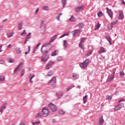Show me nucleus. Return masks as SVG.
<instances>
[{"instance_id": "48", "label": "nucleus", "mask_w": 125, "mask_h": 125, "mask_svg": "<svg viewBox=\"0 0 125 125\" xmlns=\"http://www.w3.org/2000/svg\"><path fill=\"white\" fill-rule=\"evenodd\" d=\"M35 77V75L33 74L32 76L30 78V83H34V81H32L33 78H34Z\"/></svg>"}, {"instance_id": "59", "label": "nucleus", "mask_w": 125, "mask_h": 125, "mask_svg": "<svg viewBox=\"0 0 125 125\" xmlns=\"http://www.w3.org/2000/svg\"><path fill=\"white\" fill-rule=\"evenodd\" d=\"M56 122V119H54L52 120V123H55Z\"/></svg>"}, {"instance_id": "6", "label": "nucleus", "mask_w": 125, "mask_h": 125, "mask_svg": "<svg viewBox=\"0 0 125 125\" xmlns=\"http://www.w3.org/2000/svg\"><path fill=\"white\" fill-rule=\"evenodd\" d=\"M48 107L49 109H51L53 112H56L57 110V107H56V105H54V104L52 103H50L48 105Z\"/></svg>"}, {"instance_id": "46", "label": "nucleus", "mask_w": 125, "mask_h": 125, "mask_svg": "<svg viewBox=\"0 0 125 125\" xmlns=\"http://www.w3.org/2000/svg\"><path fill=\"white\" fill-rule=\"evenodd\" d=\"M98 17H101V16H103V13H102V12H99L98 13Z\"/></svg>"}, {"instance_id": "47", "label": "nucleus", "mask_w": 125, "mask_h": 125, "mask_svg": "<svg viewBox=\"0 0 125 125\" xmlns=\"http://www.w3.org/2000/svg\"><path fill=\"white\" fill-rule=\"evenodd\" d=\"M106 100H111L112 99V96H107L106 97Z\"/></svg>"}, {"instance_id": "45", "label": "nucleus", "mask_w": 125, "mask_h": 125, "mask_svg": "<svg viewBox=\"0 0 125 125\" xmlns=\"http://www.w3.org/2000/svg\"><path fill=\"white\" fill-rule=\"evenodd\" d=\"M62 57H61V56H59V57L57 58V61L60 62V61H62Z\"/></svg>"}, {"instance_id": "20", "label": "nucleus", "mask_w": 125, "mask_h": 125, "mask_svg": "<svg viewBox=\"0 0 125 125\" xmlns=\"http://www.w3.org/2000/svg\"><path fill=\"white\" fill-rule=\"evenodd\" d=\"M78 27L79 29H83L84 27V23L81 22L78 24Z\"/></svg>"}, {"instance_id": "4", "label": "nucleus", "mask_w": 125, "mask_h": 125, "mask_svg": "<svg viewBox=\"0 0 125 125\" xmlns=\"http://www.w3.org/2000/svg\"><path fill=\"white\" fill-rule=\"evenodd\" d=\"M43 47H45L46 48L45 51H47V52H48V51H49V50H50V48H51V45H50V43H45L43 45L42 47L41 48L42 53L43 52V51H42V48H43Z\"/></svg>"}, {"instance_id": "21", "label": "nucleus", "mask_w": 125, "mask_h": 125, "mask_svg": "<svg viewBox=\"0 0 125 125\" xmlns=\"http://www.w3.org/2000/svg\"><path fill=\"white\" fill-rule=\"evenodd\" d=\"M57 37H58V35H55L51 39L50 41V42H54L56 39H57Z\"/></svg>"}, {"instance_id": "23", "label": "nucleus", "mask_w": 125, "mask_h": 125, "mask_svg": "<svg viewBox=\"0 0 125 125\" xmlns=\"http://www.w3.org/2000/svg\"><path fill=\"white\" fill-rule=\"evenodd\" d=\"M62 7H65L67 3V0H62Z\"/></svg>"}, {"instance_id": "14", "label": "nucleus", "mask_w": 125, "mask_h": 125, "mask_svg": "<svg viewBox=\"0 0 125 125\" xmlns=\"http://www.w3.org/2000/svg\"><path fill=\"white\" fill-rule=\"evenodd\" d=\"M105 39H106V40L108 41V42H109V44H112V42H111L112 41V39L111 38V37H110V35H105Z\"/></svg>"}, {"instance_id": "63", "label": "nucleus", "mask_w": 125, "mask_h": 125, "mask_svg": "<svg viewBox=\"0 0 125 125\" xmlns=\"http://www.w3.org/2000/svg\"><path fill=\"white\" fill-rule=\"evenodd\" d=\"M20 125H25V124L24 123H23V122H21V123H20Z\"/></svg>"}, {"instance_id": "2", "label": "nucleus", "mask_w": 125, "mask_h": 125, "mask_svg": "<svg viewBox=\"0 0 125 125\" xmlns=\"http://www.w3.org/2000/svg\"><path fill=\"white\" fill-rule=\"evenodd\" d=\"M90 62H91V60H90V59H86L83 62L80 63V66L82 69H85V68L88 66Z\"/></svg>"}, {"instance_id": "35", "label": "nucleus", "mask_w": 125, "mask_h": 125, "mask_svg": "<svg viewBox=\"0 0 125 125\" xmlns=\"http://www.w3.org/2000/svg\"><path fill=\"white\" fill-rule=\"evenodd\" d=\"M86 38L83 37L81 39L80 43H83L84 42Z\"/></svg>"}, {"instance_id": "40", "label": "nucleus", "mask_w": 125, "mask_h": 125, "mask_svg": "<svg viewBox=\"0 0 125 125\" xmlns=\"http://www.w3.org/2000/svg\"><path fill=\"white\" fill-rule=\"evenodd\" d=\"M42 9H43V10H48V9H49V8H48V6H43L42 7Z\"/></svg>"}, {"instance_id": "52", "label": "nucleus", "mask_w": 125, "mask_h": 125, "mask_svg": "<svg viewBox=\"0 0 125 125\" xmlns=\"http://www.w3.org/2000/svg\"><path fill=\"white\" fill-rule=\"evenodd\" d=\"M69 34H63L60 37V39H62V38H64V37H65V36H68Z\"/></svg>"}, {"instance_id": "58", "label": "nucleus", "mask_w": 125, "mask_h": 125, "mask_svg": "<svg viewBox=\"0 0 125 125\" xmlns=\"http://www.w3.org/2000/svg\"><path fill=\"white\" fill-rule=\"evenodd\" d=\"M56 19H57V20L59 21V20H60V17L59 16H58V17H56Z\"/></svg>"}, {"instance_id": "41", "label": "nucleus", "mask_w": 125, "mask_h": 125, "mask_svg": "<svg viewBox=\"0 0 125 125\" xmlns=\"http://www.w3.org/2000/svg\"><path fill=\"white\" fill-rule=\"evenodd\" d=\"M41 44H42V43L39 42L38 43V44L37 45V46H36L34 49H36V50H38V49H39V46L41 45Z\"/></svg>"}, {"instance_id": "10", "label": "nucleus", "mask_w": 125, "mask_h": 125, "mask_svg": "<svg viewBox=\"0 0 125 125\" xmlns=\"http://www.w3.org/2000/svg\"><path fill=\"white\" fill-rule=\"evenodd\" d=\"M106 12L109 16L110 18H111V19H113V13L112 11V10L109 9V8H106Z\"/></svg>"}, {"instance_id": "60", "label": "nucleus", "mask_w": 125, "mask_h": 125, "mask_svg": "<svg viewBox=\"0 0 125 125\" xmlns=\"http://www.w3.org/2000/svg\"><path fill=\"white\" fill-rule=\"evenodd\" d=\"M71 89L70 88H67L66 89V92H68V91H69V90H70Z\"/></svg>"}, {"instance_id": "12", "label": "nucleus", "mask_w": 125, "mask_h": 125, "mask_svg": "<svg viewBox=\"0 0 125 125\" xmlns=\"http://www.w3.org/2000/svg\"><path fill=\"white\" fill-rule=\"evenodd\" d=\"M125 18V16L124 15V13L123 12V11L119 10V17L118 19L119 20H123Z\"/></svg>"}, {"instance_id": "8", "label": "nucleus", "mask_w": 125, "mask_h": 125, "mask_svg": "<svg viewBox=\"0 0 125 125\" xmlns=\"http://www.w3.org/2000/svg\"><path fill=\"white\" fill-rule=\"evenodd\" d=\"M125 104L124 103H121L118 104L117 106H115L114 108L115 112H117V111H119L124 107Z\"/></svg>"}, {"instance_id": "32", "label": "nucleus", "mask_w": 125, "mask_h": 125, "mask_svg": "<svg viewBox=\"0 0 125 125\" xmlns=\"http://www.w3.org/2000/svg\"><path fill=\"white\" fill-rule=\"evenodd\" d=\"M31 35H32L31 33H29L26 36L25 40H29V39H31Z\"/></svg>"}, {"instance_id": "39", "label": "nucleus", "mask_w": 125, "mask_h": 125, "mask_svg": "<svg viewBox=\"0 0 125 125\" xmlns=\"http://www.w3.org/2000/svg\"><path fill=\"white\" fill-rule=\"evenodd\" d=\"M59 114H60L61 115H64V114H65V111H64V110L61 109V110H60L59 111Z\"/></svg>"}, {"instance_id": "26", "label": "nucleus", "mask_w": 125, "mask_h": 125, "mask_svg": "<svg viewBox=\"0 0 125 125\" xmlns=\"http://www.w3.org/2000/svg\"><path fill=\"white\" fill-rule=\"evenodd\" d=\"M80 32H81V30L77 29V30H75L74 31H73L72 33H73V34L75 35L76 34H79V33H80Z\"/></svg>"}, {"instance_id": "44", "label": "nucleus", "mask_w": 125, "mask_h": 125, "mask_svg": "<svg viewBox=\"0 0 125 125\" xmlns=\"http://www.w3.org/2000/svg\"><path fill=\"white\" fill-rule=\"evenodd\" d=\"M41 123V121H39L38 122H33L32 123V125H39V124H40Z\"/></svg>"}, {"instance_id": "29", "label": "nucleus", "mask_w": 125, "mask_h": 125, "mask_svg": "<svg viewBox=\"0 0 125 125\" xmlns=\"http://www.w3.org/2000/svg\"><path fill=\"white\" fill-rule=\"evenodd\" d=\"M100 26H101L100 23H99V22H98V24L95 25V27L94 28L95 31L98 30V29H99V28H100Z\"/></svg>"}, {"instance_id": "54", "label": "nucleus", "mask_w": 125, "mask_h": 125, "mask_svg": "<svg viewBox=\"0 0 125 125\" xmlns=\"http://www.w3.org/2000/svg\"><path fill=\"white\" fill-rule=\"evenodd\" d=\"M3 63H4V61L0 60V64H3Z\"/></svg>"}, {"instance_id": "18", "label": "nucleus", "mask_w": 125, "mask_h": 125, "mask_svg": "<svg viewBox=\"0 0 125 125\" xmlns=\"http://www.w3.org/2000/svg\"><path fill=\"white\" fill-rule=\"evenodd\" d=\"M104 124V119H103V117L100 118L99 120V125H103Z\"/></svg>"}, {"instance_id": "22", "label": "nucleus", "mask_w": 125, "mask_h": 125, "mask_svg": "<svg viewBox=\"0 0 125 125\" xmlns=\"http://www.w3.org/2000/svg\"><path fill=\"white\" fill-rule=\"evenodd\" d=\"M73 78H74V80H77V79H79V74H77V73H73L72 74Z\"/></svg>"}, {"instance_id": "49", "label": "nucleus", "mask_w": 125, "mask_h": 125, "mask_svg": "<svg viewBox=\"0 0 125 125\" xmlns=\"http://www.w3.org/2000/svg\"><path fill=\"white\" fill-rule=\"evenodd\" d=\"M92 51L88 52L86 54V56H90V55H91V54H92Z\"/></svg>"}, {"instance_id": "50", "label": "nucleus", "mask_w": 125, "mask_h": 125, "mask_svg": "<svg viewBox=\"0 0 125 125\" xmlns=\"http://www.w3.org/2000/svg\"><path fill=\"white\" fill-rule=\"evenodd\" d=\"M120 75L121 77H124V76H125V73H124V72H123V71H121L120 72Z\"/></svg>"}, {"instance_id": "11", "label": "nucleus", "mask_w": 125, "mask_h": 125, "mask_svg": "<svg viewBox=\"0 0 125 125\" xmlns=\"http://www.w3.org/2000/svg\"><path fill=\"white\" fill-rule=\"evenodd\" d=\"M56 83V77H54L52 79H51L48 83L49 85L55 84Z\"/></svg>"}, {"instance_id": "57", "label": "nucleus", "mask_w": 125, "mask_h": 125, "mask_svg": "<svg viewBox=\"0 0 125 125\" xmlns=\"http://www.w3.org/2000/svg\"><path fill=\"white\" fill-rule=\"evenodd\" d=\"M11 46H12V45L10 44L6 46V48L7 49L10 48V47H11Z\"/></svg>"}, {"instance_id": "36", "label": "nucleus", "mask_w": 125, "mask_h": 125, "mask_svg": "<svg viewBox=\"0 0 125 125\" xmlns=\"http://www.w3.org/2000/svg\"><path fill=\"white\" fill-rule=\"evenodd\" d=\"M79 46V47H81L83 50H84V47H83V43H80Z\"/></svg>"}, {"instance_id": "51", "label": "nucleus", "mask_w": 125, "mask_h": 125, "mask_svg": "<svg viewBox=\"0 0 125 125\" xmlns=\"http://www.w3.org/2000/svg\"><path fill=\"white\" fill-rule=\"evenodd\" d=\"M100 59L101 60H104L105 59V57L103 56V55H102L100 57Z\"/></svg>"}, {"instance_id": "30", "label": "nucleus", "mask_w": 125, "mask_h": 125, "mask_svg": "<svg viewBox=\"0 0 125 125\" xmlns=\"http://www.w3.org/2000/svg\"><path fill=\"white\" fill-rule=\"evenodd\" d=\"M15 50L18 54H21V50L20 48H16Z\"/></svg>"}, {"instance_id": "64", "label": "nucleus", "mask_w": 125, "mask_h": 125, "mask_svg": "<svg viewBox=\"0 0 125 125\" xmlns=\"http://www.w3.org/2000/svg\"><path fill=\"white\" fill-rule=\"evenodd\" d=\"M122 3H123V4H124V5H125V0H122Z\"/></svg>"}, {"instance_id": "24", "label": "nucleus", "mask_w": 125, "mask_h": 125, "mask_svg": "<svg viewBox=\"0 0 125 125\" xmlns=\"http://www.w3.org/2000/svg\"><path fill=\"white\" fill-rule=\"evenodd\" d=\"M117 22H118L117 21H115L111 22V25H110V29L113 28V26H114V25H115V24H117Z\"/></svg>"}, {"instance_id": "62", "label": "nucleus", "mask_w": 125, "mask_h": 125, "mask_svg": "<svg viewBox=\"0 0 125 125\" xmlns=\"http://www.w3.org/2000/svg\"><path fill=\"white\" fill-rule=\"evenodd\" d=\"M7 125H14V124H12L11 122H9Z\"/></svg>"}, {"instance_id": "9", "label": "nucleus", "mask_w": 125, "mask_h": 125, "mask_svg": "<svg viewBox=\"0 0 125 125\" xmlns=\"http://www.w3.org/2000/svg\"><path fill=\"white\" fill-rule=\"evenodd\" d=\"M115 74H116V73L115 72V71H113L112 72V73L111 74V75L108 77V78L106 81L107 82V83H110V82H111V81H112V80H114V78H115Z\"/></svg>"}, {"instance_id": "27", "label": "nucleus", "mask_w": 125, "mask_h": 125, "mask_svg": "<svg viewBox=\"0 0 125 125\" xmlns=\"http://www.w3.org/2000/svg\"><path fill=\"white\" fill-rule=\"evenodd\" d=\"M54 73V72L53 71V70H50L47 73V76H48V77H51V76H52V75H53Z\"/></svg>"}, {"instance_id": "17", "label": "nucleus", "mask_w": 125, "mask_h": 125, "mask_svg": "<svg viewBox=\"0 0 125 125\" xmlns=\"http://www.w3.org/2000/svg\"><path fill=\"white\" fill-rule=\"evenodd\" d=\"M54 63H55V62H49L47 65L46 66V69H47L48 70H49V69L50 68L49 67L50 66H51V65H53L54 64Z\"/></svg>"}, {"instance_id": "38", "label": "nucleus", "mask_w": 125, "mask_h": 125, "mask_svg": "<svg viewBox=\"0 0 125 125\" xmlns=\"http://www.w3.org/2000/svg\"><path fill=\"white\" fill-rule=\"evenodd\" d=\"M57 51H57V50H55V51H54V52H53L52 53V54H51V56H56V55H57V53H56V52H57Z\"/></svg>"}, {"instance_id": "19", "label": "nucleus", "mask_w": 125, "mask_h": 125, "mask_svg": "<svg viewBox=\"0 0 125 125\" xmlns=\"http://www.w3.org/2000/svg\"><path fill=\"white\" fill-rule=\"evenodd\" d=\"M4 81H5V77L3 75L0 76V83H3Z\"/></svg>"}, {"instance_id": "61", "label": "nucleus", "mask_w": 125, "mask_h": 125, "mask_svg": "<svg viewBox=\"0 0 125 125\" xmlns=\"http://www.w3.org/2000/svg\"><path fill=\"white\" fill-rule=\"evenodd\" d=\"M32 76H33V74H32V73L30 74V75L29 76L30 80H31V77Z\"/></svg>"}, {"instance_id": "42", "label": "nucleus", "mask_w": 125, "mask_h": 125, "mask_svg": "<svg viewBox=\"0 0 125 125\" xmlns=\"http://www.w3.org/2000/svg\"><path fill=\"white\" fill-rule=\"evenodd\" d=\"M13 34H14V33H13V32L8 33L7 34L8 38H11V37H12V36H13Z\"/></svg>"}, {"instance_id": "37", "label": "nucleus", "mask_w": 125, "mask_h": 125, "mask_svg": "<svg viewBox=\"0 0 125 125\" xmlns=\"http://www.w3.org/2000/svg\"><path fill=\"white\" fill-rule=\"evenodd\" d=\"M7 61L8 62H9V63H14V62H15V61L13 59H11L10 60L8 59Z\"/></svg>"}, {"instance_id": "13", "label": "nucleus", "mask_w": 125, "mask_h": 125, "mask_svg": "<svg viewBox=\"0 0 125 125\" xmlns=\"http://www.w3.org/2000/svg\"><path fill=\"white\" fill-rule=\"evenodd\" d=\"M6 107H7V104H2V105L1 106L0 108V113H1V114H2V112H3L5 110V109L6 108Z\"/></svg>"}, {"instance_id": "25", "label": "nucleus", "mask_w": 125, "mask_h": 125, "mask_svg": "<svg viewBox=\"0 0 125 125\" xmlns=\"http://www.w3.org/2000/svg\"><path fill=\"white\" fill-rule=\"evenodd\" d=\"M83 101L84 104H85L87 102V95H86L84 97H83Z\"/></svg>"}, {"instance_id": "53", "label": "nucleus", "mask_w": 125, "mask_h": 125, "mask_svg": "<svg viewBox=\"0 0 125 125\" xmlns=\"http://www.w3.org/2000/svg\"><path fill=\"white\" fill-rule=\"evenodd\" d=\"M27 33L25 31V30L23 31V32L21 34V36H25V35H26Z\"/></svg>"}, {"instance_id": "33", "label": "nucleus", "mask_w": 125, "mask_h": 125, "mask_svg": "<svg viewBox=\"0 0 125 125\" xmlns=\"http://www.w3.org/2000/svg\"><path fill=\"white\" fill-rule=\"evenodd\" d=\"M69 21H71L72 22H75V21H76V18H75V17H74V16H72L69 19Z\"/></svg>"}, {"instance_id": "56", "label": "nucleus", "mask_w": 125, "mask_h": 125, "mask_svg": "<svg viewBox=\"0 0 125 125\" xmlns=\"http://www.w3.org/2000/svg\"><path fill=\"white\" fill-rule=\"evenodd\" d=\"M123 101H125V98H123L120 101H119V103H121V102H123Z\"/></svg>"}, {"instance_id": "34", "label": "nucleus", "mask_w": 125, "mask_h": 125, "mask_svg": "<svg viewBox=\"0 0 125 125\" xmlns=\"http://www.w3.org/2000/svg\"><path fill=\"white\" fill-rule=\"evenodd\" d=\"M28 51H26L25 52V54L26 55H27V54H29V53H30V51H31V46H28Z\"/></svg>"}, {"instance_id": "7", "label": "nucleus", "mask_w": 125, "mask_h": 125, "mask_svg": "<svg viewBox=\"0 0 125 125\" xmlns=\"http://www.w3.org/2000/svg\"><path fill=\"white\" fill-rule=\"evenodd\" d=\"M83 9H84V5L77 6L75 7V11L76 12H81V11L83 10Z\"/></svg>"}, {"instance_id": "28", "label": "nucleus", "mask_w": 125, "mask_h": 125, "mask_svg": "<svg viewBox=\"0 0 125 125\" xmlns=\"http://www.w3.org/2000/svg\"><path fill=\"white\" fill-rule=\"evenodd\" d=\"M22 26H23V21H21L19 23V30H22Z\"/></svg>"}, {"instance_id": "3", "label": "nucleus", "mask_w": 125, "mask_h": 125, "mask_svg": "<svg viewBox=\"0 0 125 125\" xmlns=\"http://www.w3.org/2000/svg\"><path fill=\"white\" fill-rule=\"evenodd\" d=\"M48 59H49V54H48L47 51H45L42 54L41 61L42 62H46Z\"/></svg>"}, {"instance_id": "16", "label": "nucleus", "mask_w": 125, "mask_h": 125, "mask_svg": "<svg viewBox=\"0 0 125 125\" xmlns=\"http://www.w3.org/2000/svg\"><path fill=\"white\" fill-rule=\"evenodd\" d=\"M56 96L57 97L58 99H60V98H62V96H63V93L61 92H59L56 93Z\"/></svg>"}, {"instance_id": "5", "label": "nucleus", "mask_w": 125, "mask_h": 125, "mask_svg": "<svg viewBox=\"0 0 125 125\" xmlns=\"http://www.w3.org/2000/svg\"><path fill=\"white\" fill-rule=\"evenodd\" d=\"M23 65H24L23 62H21L14 70L13 74H16V73L21 70L23 68Z\"/></svg>"}, {"instance_id": "1", "label": "nucleus", "mask_w": 125, "mask_h": 125, "mask_svg": "<svg viewBox=\"0 0 125 125\" xmlns=\"http://www.w3.org/2000/svg\"><path fill=\"white\" fill-rule=\"evenodd\" d=\"M49 115V110L47 107H44L42 112L39 113L36 116V119H39L40 117H47Z\"/></svg>"}, {"instance_id": "15", "label": "nucleus", "mask_w": 125, "mask_h": 125, "mask_svg": "<svg viewBox=\"0 0 125 125\" xmlns=\"http://www.w3.org/2000/svg\"><path fill=\"white\" fill-rule=\"evenodd\" d=\"M106 48L103 47H101L100 48V50L98 51V53L99 54H101V53H104L106 52Z\"/></svg>"}, {"instance_id": "31", "label": "nucleus", "mask_w": 125, "mask_h": 125, "mask_svg": "<svg viewBox=\"0 0 125 125\" xmlns=\"http://www.w3.org/2000/svg\"><path fill=\"white\" fill-rule=\"evenodd\" d=\"M67 41L64 40L63 41V48H64V49H66V48H67Z\"/></svg>"}, {"instance_id": "43", "label": "nucleus", "mask_w": 125, "mask_h": 125, "mask_svg": "<svg viewBox=\"0 0 125 125\" xmlns=\"http://www.w3.org/2000/svg\"><path fill=\"white\" fill-rule=\"evenodd\" d=\"M25 74V69H22L21 72V76H23Z\"/></svg>"}, {"instance_id": "55", "label": "nucleus", "mask_w": 125, "mask_h": 125, "mask_svg": "<svg viewBox=\"0 0 125 125\" xmlns=\"http://www.w3.org/2000/svg\"><path fill=\"white\" fill-rule=\"evenodd\" d=\"M73 87H75V85H70L69 88L70 89H72V88H73Z\"/></svg>"}]
</instances>
